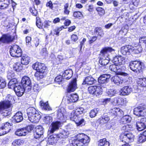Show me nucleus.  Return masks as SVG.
Listing matches in <instances>:
<instances>
[{"instance_id": "nucleus-1", "label": "nucleus", "mask_w": 146, "mask_h": 146, "mask_svg": "<svg viewBox=\"0 0 146 146\" xmlns=\"http://www.w3.org/2000/svg\"><path fill=\"white\" fill-rule=\"evenodd\" d=\"M114 51V50L110 47H106L103 48L100 52V56L99 62L102 66H105L109 62L110 58L109 54Z\"/></svg>"}, {"instance_id": "nucleus-2", "label": "nucleus", "mask_w": 146, "mask_h": 146, "mask_svg": "<svg viewBox=\"0 0 146 146\" xmlns=\"http://www.w3.org/2000/svg\"><path fill=\"white\" fill-rule=\"evenodd\" d=\"M130 125H126L122 127V129L125 131L120 136V139L124 142H131L134 140V135L131 133L128 132L131 130Z\"/></svg>"}, {"instance_id": "nucleus-3", "label": "nucleus", "mask_w": 146, "mask_h": 146, "mask_svg": "<svg viewBox=\"0 0 146 146\" xmlns=\"http://www.w3.org/2000/svg\"><path fill=\"white\" fill-rule=\"evenodd\" d=\"M27 113L28 119L32 123L38 122L41 118L39 112L33 107L28 108L27 109Z\"/></svg>"}, {"instance_id": "nucleus-4", "label": "nucleus", "mask_w": 146, "mask_h": 146, "mask_svg": "<svg viewBox=\"0 0 146 146\" xmlns=\"http://www.w3.org/2000/svg\"><path fill=\"white\" fill-rule=\"evenodd\" d=\"M32 67L33 69L36 70L35 76L38 80L42 78L44 76V73L46 69V67L43 63L37 62L33 64Z\"/></svg>"}, {"instance_id": "nucleus-5", "label": "nucleus", "mask_w": 146, "mask_h": 146, "mask_svg": "<svg viewBox=\"0 0 146 146\" xmlns=\"http://www.w3.org/2000/svg\"><path fill=\"white\" fill-rule=\"evenodd\" d=\"M69 133L68 131H64L58 134L52 135L48 138V142L50 144L52 145L59 139L67 137Z\"/></svg>"}, {"instance_id": "nucleus-6", "label": "nucleus", "mask_w": 146, "mask_h": 146, "mask_svg": "<svg viewBox=\"0 0 146 146\" xmlns=\"http://www.w3.org/2000/svg\"><path fill=\"white\" fill-rule=\"evenodd\" d=\"M80 138L74 139L75 141L74 144L77 146H88L90 141V138L86 135L84 134H80L78 135V137Z\"/></svg>"}, {"instance_id": "nucleus-7", "label": "nucleus", "mask_w": 146, "mask_h": 146, "mask_svg": "<svg viewBox=\"0 0 146 146\" xmlns=\"http://www.w3.org/2000/svg\"><path fill=\"white\" fill-rule=\"evenodd\" d=\"M141 62L140 61H135L131 62L129 64L130 69L133 72L140 73L142 71Z\"/></svg>"}, {"instance_id": "nucleus-8", "label": "nucleus", "mask_w": 146, "mask_h": 146, "mask_svg": "<svg viewBox=\"0 0 146 146\" xmlns=\"http://www.w3.org/2000/svg\"><path fill=\"white\" fill-rule=\"evenodd\" d=\"M11 55L14 57H19L21 56L22 50L20 47L15 45L11 46L10 49Z\"/></svg>"}, {"instance_id": "nucleus-9", "label": "nucleus", "mask_w": 146, "mask_h": 146, "mask_svg": "<svg viewBox=\"0 0 146 146\" xmlns=\"http://www.w3.org/2000/svg\"><path fill=\"white\" fill-rule=\"evenodd\" d=\"M78 99V96L76 94H72L64 98L62 102L66 105L77 102Z\"/></svg>"}, {"instance_id": "nucleus-10", "label": "nucleus", "mask_w": 146, "mask_h": 146, "mask_svg": "<svg viewBox=\"0 0 146 146\" xmlns=\"http://www.w3.org/2000/svg\"><path fill=\"white\" fill-rule=\"evenodd\" d=\"M56 115L57 119L60 120L61 122H64L66 121L67 118L65 116L66 111L62 108H58L56 111Z\"/></svg>"}, {"instance_id": "nucleus-11", "label": "nucleus", "mask_w": 146, "mask_h": 146, "mask_svg": "<svg viewBox=\"0 0 146 146\" xmlns=\"http://www.w3.org/2000/svg\"><path fill=\"white\" fill-rule=\"evenodd\" d=\"M134 114L138 116H145L146 115V108L142 106L136 107L134 109Z\"/></svg>"}, {"instance_id": "nucleus-12", "label": "nucleus", "mask_w": 146, "mask_h": 146, "mask_svg": "<svg viewBox=\"0 0 146 146\" xmlns=\"http://www.w3.org/2000/svg\"><path fill=\"white\" fill-rule=\"evenodd\" d=\"M134 49L133 47L130 45L122 46L121 48L120 52L124 55H128L132 52Z\"/></svg>"}, {"instance_id": "nucleus-13", "label": "nucleus", "mask_w": 146, "mask_h": 146, "mask_svg": "<svg viewBox=\"0 0 146 146\" xmlns=\"http://www.w3.org/2000/svg\"><path fill=\"white\" fill-rule=\"evenodd\" d=\"M15 38L14 36L9 34H4L0 38V42L3 43H8L13 42Z\"/></svg>"}, {"instance_id": "nucleus-14", "label": "nucleus", "mask_w": 146, "mask_h": 146, "mask_svg": "<svg viewBox=\"0 0 146 146\" xmlns=\"http://www.w3.org/2000/svg\"><path fill=\"white\" fill-rule=\"evenodd\" d=\"M146 118H144L139 120L136 122L137 129L139 131H141L146 128Z\"/></svg>"}, {"instance_id": "nucleus-15", "label": "nucleus", "mask_w": 146, "mask_h": 146, "mask_svg": "<svg viewBox=\"0 0 146 146\" xmlns=\"http://www.w3.org/2000/svg\"><path fill=\"white\" fill-rule=\"evenodd\" d=\"M110 111V114L114 117H121L124 113L122 110L119 108H113Z\"/></svg>"}, {"instance_id": "nucleus-16", "label": "nucleus", "mask_w": 146, "mask_h": 146, "mask_svg": "<svg viewBox=\"0 0 146 146\" xmlns=\"http://www.w3.org/2000/svg\"><path fill=\"white\" fill-rule=\"evenodd\" d=\"M113 62L115 64L118 66L124 64L126 62L127 60L125 58L122 56H116L112 60Z\"/></svg>"}, {"instance_id": "nucleus-17", "label": "nucleus", "mask_w": 146, "mask_h": 146, "mask_svg": "<svg viewBox=\"0 0 146 146\" xmlns=\"http://www.w3.org/2000/svg\"><path fill=\"white\" fill-rule=\"evenodd\" d=\"M76 88V79L74 78L69 83L67 88V92H74Z\"/></svg>"}, {"instance_id": "nucleus-18", "label": "nucleus", "mask_w": 146, "mask_h": 146, "mask_svg": "<svg viewBox=\"0 0 146 146\" xmlns=\"http://www.w3.org/2000/svg\"><path fill=\"white\" fill-rule=\"evenodd\" d=\"M110 77V75L108 74L101 75L98 78V81L101 84L105 83L108 81Z\"/></svg>"}, {"instance_id": "nucleus-19", "label": "nucleus", "mask_w": 146, "mask_h": 146, "mask_svg": "<svg viewBox=\"0 0 146 146\" xmlns=\"http://www.w3.org/2000/svg\"><path fill=\"white\" fill-rule=\"evenodd\" d=\"M43 129L42 127L40 125L37 126L36 128V131L34 133V137L37 139L43 135Z\"/></svg>"}, {"instance_id": "nucleus-20", "label": "nucleus", "mask_w": 146, "mask_h": 146, "mask_svg": "<svg viewBox=\"0 0 146 146\" xmlns=\"http://www.w3.org/2000/svg\"><path fill=\"white\" fill-rule=\"evenodd\" d=\"M17 95L18 96H21L23 94L24 92V90L23 87L18 84L13 89Z\"/></svg>"}, {"instance_id": "nucleus-21", "label": "nucleus", "mask_w": 146, "mask_h": 146, "mask_svg": "<svg viewBox=\"0 0 146 146\" xmlns=\"http://www.w3.org/2000/svg\"><path fill=\"white\" fill-rule=\"evenodd\" d=\"M61 122L59 121L53 122L52 124V127L49 129L48 133H53L56 130L60 127Z\"/></svg>"}, {"instance_id": "nucleus-22", "label": "nucleus", "mask_w": 146, "mask_h": 146, "mask_svg": "<svg viewBox=\"0 0 146 146\" xmlns=\"http://www.w3.org/2000/svg\"><path fill=\"white\" fill-rule=\"evenodd\" d=\"M132 91L131 87L129 86H125L122 88L120 90L121 94L123 96L129 94Z\"/></svg>"}, {"instance_id": "nucleus-23", "label": "nucleus", "mask_w": 146, "mask_h": 146, "mask_svg": "<svg viewBox=\"0 0 146 146\" xmlns=\"http://www.w3.org/2000/svg\"><path fill=\"white\" fill-rule=\"evenodd\" d=\"M13 121L19 123L23 119L22 114L20 112L17 113L12 117Z\"/></svg>"}, {"instance_id": "nucleus-24", "label": "nucleus", "mask_w": 146, "mask_h": 146, "mask_svg": "<svg viewBox=\"0 0 146 146\" xmlns=\"http://www.w3.org/2000/svg\"><path fill=\"white\" fill-rule=\"evenodd\" d=\"M96 82V81L92 76H89L85 78L82 84L92 85Z\"/></svg>"}, {"instance_id": "nucleus-25", "label": "nucleus", "mask_w": 146, "mask_h": 146, "mask_svg": "<svg viewBox=\"0 0 146 146\" xmlns=\"http://www.w3.org/2000/svg\"><path fill=\"white\" fill-rule=\"evenodd\" d=\"M111 80L112 82H113L115 84L117 85L121 84L123 82V80L121 79L120 77L117 76L112 77L111 78Z\"/></svg>"}, {"instance_id": "nucleus-26", "label": "nucleus", "mask_w": 146, "mask_h": 146, "mask_svg": "<svg viewBox=\"0 0 146 146\" xmlns=\"http://www.w3.org/2000/svg\"><path fill=\"white\" fill-rule=\"evenodd\" d=\"M11 104L9 101H3L0 102V112L3 109H6L9 107Z\"/></svg>"}, {"instance_id": "nucleus-27", "label": "nucleus", "mask_w": 146, "mask_h": 146, "mask_svg": "<svg viewBox=\"0 0 146 146\" xmlns=\"http://www.w3.org/2000/svg\"><path fill=\"white\" fill-rule=\"evenodd\" d=\"M73 74L72 71L71 69H68L65 71L62 74L63 77L64 78L68 80L72 76Z\"/></svg>"}, {"instance_id": "nucleus-28", "label": "nucleus", "mask_w": 146, "mask_h": 146, "mask_svg": "<svg viewBox=\"0 0 146 146\" xmlns=\"http://www.w3.org/2000/svg\"><path fill=\"white\" fill-rule=\"evenodd\" d=\"M121 67L120 66H118L116 64L111 65L110 66L109 69L111 71L117 73V74L118 72H119L120 70Z\"/></svg>"}, {"instance_id": "nucleus-29", "label": "nucleus", "mask_w": 146, "mask_h": 146, "mask_svg": "<svg viewBox=\"0 0 146 146\" xmlns=\"http://www.w3.org/2000/svg\"><path fill=\"white\" fill-rule=\"evenodd\" d=\"M40 105L41 108L43 110H51V108L49 106L48 102L44 103L43 101H41L40 102Z\"/></svg>"}, {"instance_id": "nucleus-30", "label": "nucleus", "mask_w": 146, "mask_h": 146, "mask_svg": "<svg viewBox=\"0 0 146 146\" xmlns=\"http://www.w3.org/2000/svg\"><path fill=\"white\" fill-rule=\"evenodd\" d=\"M21 84L22 86L31 85V82L29 78L27 76H24L22 78L21 80Z\"/></svg>"}, {"instance_id": "nucleus-31", "label": "nucleus", "mask_w": 146, "mask_h": 146, "mask_svg": "<svg viewBox=\"0 0 146 146\" xmlns=\"http://www.w3.org/2000/svg\"><path fill=\"white\" fill-rule=\"evenodd\" d=\"M18 84L17 79L15 78H13L11 79L9 82L8 84V88H9L14 89Z\"/></svg>"}, {"instance_id": "nucleus-32", "label": "nucleus", "mask_w": 146, "mask_h": 146, "mask_svg": "<svg viewBox=\"0 0 146 146\" xmlns=\"http://www.w3.org/2000/svg\"><path fill=\"white\" fill-rule=\"evenodd\" d=\"M25 129L23 128L17 130L15 131V134L18 136H25L26 135V131Z\"/></svg>"}, {"instance_id": "nucleus-33", "label": "nucleus", "mask_w": 146, "mask_h": 146, "mask_svg": "<svg viewBox=\"0 0 146 146\" xmlns=\"http://www.w3.org/2000/svg\"><path fill=\"white\" fill-rule=\"evenodd\" d=\"M13 68L15 70L19 72L22 70L23 66L21 62H17L13 64Z\"/></svg>"}, {"instance_id": "nucleus-34", "label": "nucleus", "mask_w": 146, "mask_h": 146, "mask_svg": "<svg viewBox=\"0 0 146 146\" xmlns=\"http://www.w3.org/2000/svg\"><path fill=\"white\" fill-rule=\"evenodd\" d=\"M137 82L139 86L146 87V78H138L137 79Z\"/></svg>"}, {"instance_id": "nucleus-35", "label": "nucleus", "mask_w": 146, "mask_h": 146, "mask_svg": "<svg viewBox=\"0 0 146 146\" xmlns=\"http://www.w3.org/2000/svg\"><path fill=\"white\" fill-rule=\"evenodd\" d=\"M114 102L118 105L124 104L126 103V100L121 98L117 97L115 98Z\"/></svg>"}, {"instance_id": "nucleus-36", "label": "nucleus", "mask_w": 146, "mask_h": 146, "mask_svg": "<svg viewBox=\"0 0 146 146\" xmlns=\"http://www.w3.org/2000/svg\"><path fill=\"white\" fill-rule=\"evenodd\" d=\"M29 57L27 55L23 56L21 59V63L22 65H27L28 64L29 62Z\"/></svg>"}, {"instance_id": "nucleus-37", "label": "nucleus", "mask_w": 146, "mask_h": 146, "mask_svg": "<svg viewBox=\"0 0 146 146\" xmlns=\"http://www.w3.org/2000/svg\"><path fill=\"white\" fill-rule=\"evenodd\" d=\"M24 143L23 140L20 139L15 140L13 141L12 144L13 146H22Z\"/></svg>"}, {"instance_id": "nucleus-38", "label": "nucleus", "mask_w": 146, "mask_h": 146, "mask_svg": "<svg viewBox=\"0 0 146 146\" xmlns=\"http://www.w3.org/2000/svg\"><path fill=\"white\" fill-rule=\"evenodd\" d=\"M78 115L76 113L75 111H73L71 113L70 115V119L73 121L76 122V121L78 120L80 117H78Z\"/></svg>"}, {"instance_id": "nucleus-39", "label": "nucleus", "mask_w": 146, "mask_h": 146, "mask_svg": "<svg viewBox=\"0 0 146 146\" xmlns=\"http://www.w3.org/2000/svg\"><path fill=\"white\" fill-rule=\"evenodd\" d=\"M99 146H109L110 144L108 142L106 141L105 138L101 139L99 141Z\"/></svg>"}, {"instance_id": "nucleus-40", "label": "nucleus", "mask_w": 146, "mask_h": 146, "mask_svg": "<svg viewBox=\"0 0 146 146\" xmlns=\"http://www.w3.org/2000/svg\"><path fill=\"white\" fill-rule=\"evenodd\" d=\"M131 120V117L129 115H125L121 118V121L123 123H125L127 122H129Z\"/></svg>"}, {"instance_id": "nucleus-41", "label": "nucleus", "mask_w": 146, "mask_h": 146, "mask_svg": "<svg viewBox=\"0 0 146 146\" xmlns=\"http://www.w3.org/2000/svg\"><path fill=\"white\" fill-rule=\"evenodd\" d=\"M12 125L11 123H10L8 122H7L2 127L5 130L6 132H9L11 130V127Z\"/></svg>"}, {"instance_id": "nucleus-42", "label": "nucleus", "mask_w": 146, "mask_h": 146, "mask_svg": "<svg viewBox=\"0 0 146 146\" xmlns=\"http://www.w3.org/2000/svg\"><path fill=\"white\" fill-rule=\"evenodd\" d=\"M99 110L98 108L94 109L91 110L90 112V116L91 118L95 117L98 113Z\"/></svg>"}, {"instance_id": "nucleus-43", "label": "nucleus", "mask_w": 146, "mask_h": 146, "mask_svg": "<svg viewBox=\"0 0 146 146\" xmlns=\"http://www.w3.org/2000/svg\"><path fill=\"white\" fill-rule=\"evenodd\" d=\"M116 94V90L113 89L109 90L107 91V95L110 97L115 96Z\"/></svg>"}, {"instance_id": "nucleus-44", "label": "nucleus", "mask_w": 146, "mask_h": 146, "mask_svg": "<svg viewBox=\"0 0 146 146\" xmlns=\"http://www.w3.org/2000/svg\"><path fill=\"white\" fill-rule=\"evenodd\" d=\"M94 33L97 35L100 36H102L104 35L103 31L100 27L96 28L95 29Z\"/></svg>"}, {"instance_id": "nucleus-45", "label": "nucleus", "mask_w": 146, "mask_h": 146, "mask_svg": "<svg viewBox=\"0 0 146 146\" xmlns=\"http://www.w3.org/2000/svg\"><path fill=\"white\" fill-rule=\"evenodd\" d=\"M4 1V0H0V9H3L6 8L7 7L9 4V2L6 3Z\"/></svg>"}, {"instance_id": "nucleus-46", "label": "nucleus", "mask_w": 146, "mask_h": 146, "mask_svg": "<svg viewBox=\"0 0 146 146\" xmlns=\"http://www.w3.org/2000/svg\"><path fill=\"white\" fill-rule=\"evenodd\" d=\"M100 119V123L102 124L106 123L110 120L109 117L107 116H103Z\"/></svg>"}, {"instance_id": "nucleus-47", "label": "nucleus", "mask_w": 146, "mask_h": 146, "mask_svg": "<svg viewBox=\"0 0 146 146\" xmlns=\"http://www.w3.org/2000/svg\"><path fill=\"white\" fill-rule=\"evenodd\" d=\"M102 88L100 86H97L94 94L96 95V96L98 97L102 94Z\"/></svg>"}, {"instance_id": "nucleus-48", "label": "nucleus", "mask_w": 146, "mask_h": 146, "mask_svg": "<svg viewBox=\"0 0 146 146\" xmlns=\"http://www.w3.org/2000/svg\"><path fill=\"white\" fill-rule=\"evenodd\" d=\"M97 86H91L88 88V90L90 94H94L97 88Z\"/></svg>"}, {"instance_id": "nucleus-49", "label": "nucleus", "mask_w": 146, "mask_h": 146, "mask_svg": "<svg viewBox=\"0 0 146 146\" xmlns=\"http://www.w3.org/2000/svg\"><path fill=\"white\" fill-rule=\"evenodd\" d=\"M62 76L59 75L56 77L54 79L55 81L58 84H60L62 83L63 80Z\"/></svg>"}, {"instance_id": "nucleus-50", "label": "nucleus", "mask_w": 146, "mask_h": 146, "mask_svg": "<svg viewBox=\"0 0 146 146\" xmlns=\"http://www.w3.org/2000/svg\"><path fill=\"white\" fill-rule=\"evenodd\" d=\"M146 140V137L143 134H141L139 136L138 140L139 143H142L145 142Z\"/></svg>"}, {"instance_id": "nucleus-51", "label": "nucleus", "mask_w": 146, "mask_h": 146, "mask_svg": "<svg viewBox=\"0 0 146 146\" xmlns=\"http://www.w3.org/2000/svg\"><path fill=\"white\" fill-rule=\"evenodd\" d=\"M6 83L5 80L0 77V88H4L6 85Z\"/></svg>"}, {"instance_id": "nucleus-52", "label": "nucleus", "mask_w": 146, "mask_h": 146, "mask_svg": "<svg viewBox=\"0 0 146 146\" xmlns=\"http://www.w3.org/2000/svg\"><path fill=\"white\" fill-rule=\"evenodd\" d=\"M139 43L140 45H145L146 44V37H141L139 40Z\"/></svg>"}, {"instance_id": "nucleus-53", "label": "nucleus", "mask_w": 146, "mask_h": 146, "mask_svg": "<svg viewBox=\"0 0 146 146\" xmlns=\"http://www.w3.org/2000/svg\"><path fill=\"white\" fill-rule=\"evenodd\" d=\"M44 120L45 123H48L51 122L52 121V118L49 115H46L44 117Z\"/></svg>"}, {"instance_id": "nucleus-54", "label": "nucleus", "mask_w": 146, "mask_h": 146, "mask_svg": "<svg viewBox=\"0 0 146 146\" xmlns=\"http://www.w3.org/2000/svg\"><path fill=\"white\" fill-rule=\"evenodd\" d=\"M11 113V112L10 110L9 111V110H6L3 109L1 114L2 115L4 116H7L10 115Z\"/></svg>"}, {"instance_id": "nucleus-55", "label": "nucleus", "mask_w": 146, "mask_h": 146, "mask_svg": "<svg viewBox=\"0 0 146 146\" xmlns=\"http://www.w3.org/2000/svg\"><path fill=\"white\" fill-rule=\"evenodd\" d=\"M84 109L82 107H80L77 108L76 109L75 112H76V113L79 114H82L84 113Z\"/></svg>"}, {"instance_id": "nucleus-56", "label": "nucleus", "mask_w": 146, "mask_h": 146, "mask_svg": "<svg viewBox=\"0 0 146 146\" xmlns=\"http://www.w3.org/2000/svg\"><path fill=\"white\" fill-rule=\"evenodd\" d=\"M24 128L25 129L26 131L27 134L28 132H30L31 131L33 130L34 128V126L33 125H30Z\"/></svg>"}, {"instance_id": "nucleus-57", "label": "nucleus", "mask_w": 146, "mask_h": 146, "mask_svg": "<svg viewBox=\"0 0 146 146\" xmlns=\"http://www.w3.org/2000/svg\"><path fill=\"white\" fill-rule=\"evenodd\" d=\"M41 89L40 86L38 84H34L33 89L34 92H38Z\"/></svg>"}, {"instance_id": "nucleus-58", "label": "nucleus", "mask_w": 146, "mask_h": 146, "mask_svg": "<svg viewBox=\"0 0 146 146\" xmlns=\"http://www.w3.org/2000/svg\"><path fill=\"white\" fill-rule=\"evenodd\" d=\"M133 49H134L133 50V51L134 52L137 53H139L141 52L142 50V48L141 47L139 46L137 47H135V48L133 47Z\"/></svg>"}, {"instance_id": "nucleus-59", "label": "nucleus", "mask_w": 146, "mask_h": 146, "mask_svg": "<svg viewBox=\"0 0 146 146\" xmlns=\"http://www.w3.org/2000/svg\"><path fill=\"white\" fill-rule=\"evenodd\" d=\"M69 7V4L68 3H66L65 5H64V14L68 15L70 13V11L68 9V8Z\"/></svg>"}, {"instance_id": "nucleus-60", "label": "nucleus", "mask_w": 146, "mask_h": 146, "mask_svg": "<svg viewBox=\"0 0 146 146\" xmlns=\"http://www.w3.org/2000/svg\"><path fill=\"white\" fill-rule=\"evenodd\" d=\"M29 10L32 14L34 16H36L38 12L36 10L34 7L33 8L30 7L29 8Z\"/></svg>"}, {"instance_id": "nucleus-61", "label": "nucleus", "mask_w": 146, "mask_h": 146, "mask_svg": "<svg viewBox=\"0 0 146 146\" xmlns=\"http://www.w3.org/2000/svg\"><path fill=\"white\" fill-rule=\"evenodd\" d=\"M73 16L74 17L79 18L82 17L83 15L82 13L80 11H75L73 13Z\"/></svg>"}, {"instance_id": "nucleus-62", "label": "nucleus", "mask_w": 146, "mask_h": 146, "mask_svg": "<svg viewBox=\"0 0 146 146\" xmlns=\"http://www.w3.org/2000/svg\"><path fill=\"white\" fill-rule=\"evenodd\" d=\"M23 88L24 90V92L25 91L27 92L30 91L31 89V85H25L23 86Z\"/></svg>"}, {"instance_id": "nucleus-63", "label": "nucleus", "mask_w": 146, "mask_h": 146, "mask_svg": "<svg viewBox=\"0 0 146 146\" xmlns=\"http://www.w3.org/2000/svg\"><path fill=\"white\" fill-rule=\"evenodd\" d=\"M5 65L2 63L0 62V74H1L4 73L5 72Z\"/></svg>"}, {"instance_id": "nucleus-64", "label": "nucleus", "mask_w": 146, "mask_h": 146, "mask_svg": "<svg viewBox=\"0 0 146 146\" xmlns=\"http://www.w3.org/2000/svg\"><path fill=\"white\" fill-rule=\"evenodd\" d=\"M15 74L11 71H8L7 72V78L8 79H10L14 77Z\"/></svg>"}]
</instances>
